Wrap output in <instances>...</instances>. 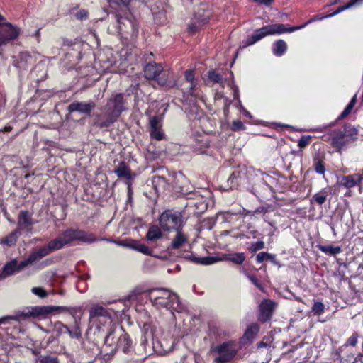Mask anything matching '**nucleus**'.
Segmentation results:
<instances>
[{
  "instance_id": "nucleus-1",
  "label": "nucleus",
  "mask_w": 363,
  "mask_h": 363,
  "mask_svg": "<svg viewBox=\"0 0 363 363\" xmlns=\"http://www.w3.org/2000/svg\"><path fill=\"white\" fill-rule=\"evenodd\" d=\"M68 311L66 306H38L27 307L18 311L15 314L0 318V326L10 323L11 320L20 322L29 318H45L54 312H65Z\"/></svg>"
},
{
  "instance_id": "nucleus-2",
  "label": "nucleus",
  "mask_w": 363,
  "mask_h": 363,
  "mask_svg": "<svg viewBox=\"0 0 363 363\" xmlns=\"http://www.w3.org/2000/svg\"><path fill=\"white\" fill-rule=\"evenodd\" d=\"M310 21L298 26L289 27L287 25L283 23H275L264 26L259 29L255 30L254 33L248 37L245 43V46H248L255 44L267 35H280L286 33H292L294 31L300 30L304 28Z\"/></svg>"
},
{
  "instance_id": "nucleus-3",
  "label": "nucleus",
  "mask_w": 363,
  "mask_h": 363,
  "mask_svg": "<svg viewBox=\"0 0 363 363\" xmlns=\"http://www.w3.org/2000/svg\"><path fill=\"white\" fill-rule=\"evenodd\" d=\"M144 76L148 80H155L160 86H173L174 83L173 73L169 69H164L161 64L156 62L147 63L143 68Z\"/></svg>"
},
{
  "instance_id": "nucleus-4",
  "label": "nucleus",
  "mask_w": 363,
  "mask_h": 363,
  "mask_svg": "<svg viewBox=\"0 0 363 363\" xmlns=\"http://www.w3.org/2000/svg\"><path fill=\"white\" fill-rule=\"evenodd\" d=\"M238 350V343L234 340L226 341L216 346L211 347V352L216 354L213 362H230L235 357Z\"/></svg>"
},
{
  "instance_id": "nucleus-5",
  "label": "nucleus",
  "mask_w": 363,
  "mask_h": 363,
  "mask_svg": "<svg viewBox=\"0 0 363 363\" xmlns=\"http://www.w3.org/2000/svg\"><path fill=\"white\" fill-rule=\"evenodd\" d=\"M159 223L165 231L182 230L186 221L181 212L168 209L160 216Z\"/></svg>"
},
{
  "instance_id": "nucleus-6",
  "label": "nucleus",
  "mask_w": 363,
  "mask_h": 363,
  "mask_svg": "<svg viewBox=\"0 0 363 363\" xmlns=\"http://www.w3.org/2000/svg\"><path fill=\"white\" fill-rule=\"evenodd\" d=\"M157 308H166L171 311L172 314L174 312L182 313L185 307L181 303L178 295L176 293L169 291L167 296H163L159 298L157 302L152 304Z\"/></svg>"
},
{
  "instance_id": "nucleus-7",
  "label": "nucleus",
  "mask_w": 363,
  "mask_h": 363,
  "mask_svg": "<svg viewBox=\"0 0 363 363\" xmlns=\"http://www.w3.org/2000/svg\"><path fill=\"white\" fill-rule=\"evenodd\" d=\"M19 34V28L4 21L0 25V46L7 45L17 39Z\"/></svg>"
},
{
  "instance_id": "nucleus-8",
  "label": "nucleus",
  "mask_w": 363,
  "mask_h": 363,
  "mask_svg": "<svg viewBox=\"0 0 363 363\" xmlns=\"http://www.w3.org/2000/svg\"><path fill=\"white\" fill-rule=\"evenodd\" d=\"M101 113L95 114L94 125L99 128H107L111 126L118 118L105 106L101 107Z\"/></svg>"
},
{
  "instance_id": "nucleus-9",
  "label": "nucleus",
  "mask_w": 363,
  "mask_h": 363,
  "mask_svg": "<svg viewBox=\"0 0 363 363\" xmlns=\"http://www.w3.org/2000/svg\"><path fill=\"white\" fill-rule=\"evenodd\" d=\"M125 104L123 94H114L108 99L104 106L119 118L122 112L126 110Z\"/></svg>"
},
{
  "instance_id": "nucleus-10",
  "label": "nucleus",
  "mask_w": 363,
  "mask_h": 363,
  "mask_svg": "<svg viewBox=\"0 0 363 363\" xmlns=\"http://www.w3.org/2000/svg\"><path fill=\"white\" fill-rule=\"evenodd\" d=\"M330 143L332 147L339 152H341L342 149L350 144L344 132H342V129L334 130L330 133Z\"/></svg>"
},
{
  "instance_id": "nucleus-11",
  "label": "nucleus",
  "mask_w": 363,
  "mask_h": 363,
  "mask_svg": "<svg viewBox=\"0 0 363 363\" xmlns=\"http://www.w3.org/2000/svg\"><path fill=\"white\" fill-rule=\"evenodd\" d=\"M35 62L33 55L28 52H21L14 58L13 65L19 69L20 72L27 70Z\"/></svg>"
},
{
  "instance_id": "nucleus-12",
  "label": "nucleus",
  "mask_w": 363,
  "mask_h": 363,
  "mask_svg": "<svg viewBox=\"0 0 363 363\" xmlns=\"http://www.w3.org/2000/svg\"><path fill=\"white\" fill-rule=\"evenodd\" d=\"M77 229L69 228L64 231L60 236L54 240L59 250L62 249L65 245L77 241Z\"/></svg>"
},
{
  "instance_id": "nucleus-13",
  "label": "nucleus",
  "mask_w": 363,
  "mask_h": 363,
  "mask_svg": "<svg viewBox=\"0 0 363 363\" xmlns=\"http://www.w3.org/2000/svg\"><path fill=\"white\" fill-rule=\"evenodd\" d=\"M96 104L94 101L88 103L74 101L69 105L68 111L69 112H79L90 116Z\"/></svg>"
},
{
  "instance_id": "nucleus-14",
  "label": "nucleus",
  "mask_w": 363,
  "mask_h": 363,
  "mask_svg": "<svg viewBox=\"0 0 363 363\" xmlns=\"http://www.w3.org/2000/svg\"><path fill=\"white\" fill-rule=\"evenodd\" d=\"M59 248L57 247L55 242L54 240L50 241L47 245H44L41 247H40L36 251L32 252L30 255L34 259L35 262L40 260L42 258L48 256L50 253H52L54 251L58 250Z\"/></svg>"
},
{
  "instance_id": "nucleus-15",
  "label": "nucleus",
  "mask_w": 363,
  "mask_h": 363,
  "mask_svg": "<svg viewBox=\"0 0 363 363\" xmlns=\"http://www.w3.org/2000/svg\"><path fill=\"white\" fill-rule=\"evenodd\" d=\"M150 137L157 140H161L164 138V133L162 130L161 119L158 116H152L150 119Z\"/></svg>"
},
{
  "instance_id": "nucleus-16",
  "label": "nucleus",
  "mask_w": 363,
  "mask_h": 363,
  "mask_svg": "<svg viewBox=\"0 0 363 363\" xmlns=\"http://www.w3.org/2000/svg\"><path fill=\"white\" fill-rule=\"evenodd\" d=\"M275 303L270 299H264L259 305V320L267 321L272 318Z\"/></svg>"
},
{
  "instance_id": "nucleus-17",
  "label": "nucleus",
  "mask_w": 363,
  "mask_h": 363,
  "mask_svg": "<svg viewBox=\"0 0 363 363\" xmlns=\"http://www.w3.org/2000/svg\"><path fill=\"white\" fill-rule=\"evenodd\" d=\"M116 18L118 23V29L120 31L128 33V28H130L132 35H137L138 26L136 23L133 22L130 18H123L118 14H116Z\"/></svg>"
},
{
  "instance_id": "nucleus-18",
  "label": "nucleus",
  "mask_w": 363,
  "mask_h": 363,
  "mask_svg": "<svg viewBox=\"0 0 363 363\" xmlns=\"http://www.w3.org/2000/svg\"><path fill=\"white\" fill-rule=\"evenodd\" d=\"M33 225V219L28 211H21L18 216L17 230L21 233L24 230H30Z\"/></svg>"
},
{
  "instance_id": "nucleus-19",
  "label": "nucleus",
  "mask_w": 363,
  "mask_h": 363,
  "mask_svg": "<svg viewBox=\"0 0 363 363\" xmlns=\"http://www.w3.org/2000/svg\"><path fill=\"white\" fill-rule=\"evenodd\" d=\"M209 13L201 14L199 11L195 13L194 22L189 25V30L191 33H195L199 30V27L205 25L209 18Z\"/></svg>"
},
{
  "instance_id": "nucleus-20",
  "label": "nucleus",
  "mask_w": 363,
  "mask_h": 363,
  "mask_svg": "<svg viewBox=\"0 0 363 363\" xmlns=\"http://www.w3.org/2000/svg\"><path fill=\"white\" fill-rule=\"evenodd\" d=\"M172 177L174 178V188L179 191L182 194L186 195L188 199H193L191 195H196V193L188 191L187 189H185L184 187L179 184L180 182L186 181L185 176L182 172H178L174 173Z\"/></svg>"
},
{
  "instance_id": "nucleus-21",
  "label": "nucleus",
  "mask_w": 363,
  "mask_h": 363,
  "mask_svg": "<svg viewBox=\"0 0 363 363\" xmlns=\"http://www.w3.org/2000/svg\"><path fill=\"white\" fill-rule=\"evenodd\" d=\"M18 272H19L18 269V261L16 259H13L4 266L0 274V279H4L7 277L13 275Z\"/></svg>"
},
{
  "instance_id": "nucleus-22",
  "label": "nucleus",
  "mask_w": 363,
  "mask_h": 363,
  "mask_svg": "<svg viewBox=\"0 0 363 363\" xmlns=\"http://www.w3.org/2000/svg\"><path fill=\"white\" fill-rule=\"evenodd\" d=\"M115 174L119 178H125L131 180L135 177V174H132L130 168L125 162L120 163L119 166L114 170Z\"/></svg>"
},
{
  "instance_id": "nucleus-23",
  "label": "nucleus",
  "mask_w": 363,
  "mask_h": 363,
  "mask_svg": "<svg viewBox=\"0 0 363 363\" xmlns=\"http://www.w3.org/2000/svg\"><path fill=\"white\" fill-rule=\"evenodd\" d=\"M169 290L164 288L152 289L148 291V298L153 304L163 296H167Z\"/></svg>"
},
{
  "instance_id": "nucleus-24",
  "label": "nucleus",
  "mask_w": 363,
  "mask_h": 363,
  "mask_svg": "<svg viewBox=\"0 0 363 363\" xmlns=\"http://www.w3.org/2000/svg\"><path fill=\"white\" fill-rule=\"evenodd\" d=\"M96 317L111 318L109 313L105 308L99 305H94L90 309L89 318L93 319Z\"/></svg>"
},
{
  "instance_id": "nucleus-25",
  "label": "nucleus",
  "mask_w": 363,
  "mask_h": 363,
  "mask_svg": "<svg viewBox=\"0 0 363 363\" xmlns=\"http://www.w3.org/2000/svg\"><path fill=\"white\" fill-rule=\"evenodd\" d=\"M176 232V236L172 240L170 245V248L174 250L180 248L184 243L187 242V237L185 234H184L182 230H177Z\"/></svg>"
},
{
  "instance_id": "nucleus-26",
  "label": "nucleus",
  "mask_w": 363,
  "mask_h": 363,
  "mask_svg": "<svg viewBox=\"0 0 363 363\" xmlns=\"http://www.w3.org/2000/svg\"><path fill=\"white\" fill-rule=\"evenodd\" d=\"M132 345V341L128 334L121 335L118 340L117 347L119 350H121L124 353H128L130 351V348Z\"/></svg>"
},
{
  "instance_id": "nucleus-27",
  "label": "nucleus",
  "mask_w": 363,
  "mask_h": 363,
  "mask_svg": "<svg viewBox=\"0 0 363 363\" xmlns=\"http://www.w3.org/2000/svg\"><path fill=\"white\" fill-rule=\"evenodd\" d=\"M287 50V44L283 40H278L272 45V52L275 56H282Z\"/></svg>"
},
{
  "instance_id": "nucleus-28",
  "label": "nucleus",
  "mask_w": 363,
  "mask_h": 363,
  "mask_svg": "<svg viewBox=\"0 0 363 363\" xmlns=\"http://www.w3.org/2000/svg\"><path fill=\"white\" fill-rule=\"evenodd\" d=\"M244 175L245 174L240 170L233 171L228 180L230 188L233 189L238 187L240 184Z\"/></svg>"
},
{
  "instance_id": "nucleus-29",
  "label": "nucleus",
  "mask_w": 363,
  "mask_h": 363,
  "mask_svg": "<svg viewBox=\"0 0 363 363\" xmlns=\"http://www.w3.org/2000/svg\"><path fill=\"white\" fill-rule=\"evenodd\" d=\"M342 129V132H344V135L349 141L350 143L354 142L358 135L357 130L350 124L345 125Z\"/></svg>"
},
{
  "instance_id": "nucleus-30",
  "label": "nucleus",
  "mask_w": 363,
  "mask_h": 363,
  "mask_svg": "<svg viewBox=\"0 0 363 363\" xmlns=\"http://www.w3.org/2000/svg\"><path fill=\"white\" fill-rule=\"evenodd\" d=\"M77 241H82L86 243H93L97 240V238L93 233L77 229Z\"/></svg>"
},
{
  "instance_id": "nucleus-31",
  "label": "nucleus",
  "mask_w": 363,
  "mask_h": 363,
  "mask_svg": "<svg viewBox=\"0 0 363 363\" xmlns=\"http://www.w3.org/2000/svg\"><path fill=\"white\" fill-rule=\"evenodd\" d=\"M21 234V233L19 232V230L16 229L4 238L0 239V243L6 245L9 247L13 246L16 243L18 237Z\"/></svg>"
},
{
  "instance_id": "nucleus-32",
  "label": "nucleus",
  "mask_w": 363,
  "mask_h": 363,
  "mask_svg": "<svg viewBox=\"0 0 363 363\" xmlns=\"http://www.w3.org/2000/svg\"><path fill=\"white\" fill-rule=\"evenodd\" d=\"M337 359H340L342 363H352L356 357L354 354L349 351L348 349L345 352H340V348L336 352Z\"/></svg>"
},
{
  "instance_id": "nucleus-33",
  "label": "nucleus",
  "mask_w": 363,
  "mask_h": 363,
  "mask_svg": "<svg viewBox=\"0 0 363 363\" xmlns=\"http://www.w3.org/2000/svg\"><path fill=\"white\" fill-rule=\"evenodd\" d=\"M162 237V233L159 227L157 225H152L150 227L147 233V240L148 241H155L160 239Z\"/></svg>"
},
{
  "instance_id": "nucleus-34",
  "label": "nucleus",
  "mask_w": 363,
  "mask_h": 363,
  "mask_svg": "<svg viewBox=\"0 0 363 363\" xmlns=\"http://www.w3.org/2000/svg\"><path fill=\"white\" fill-rule=\"evenodd\" d=\"M317 247L322 252L329 255H336L342 252L340 246L318 245Z\"/></svg>"
},
{
  "instance_id": "nucleus-35",
  "label": "nucleus",
  "mask_w": 363,
  "mask_h": 363,
  "mask_svg": "<svg viewBox=\"0 0 363 363\" xmlns=\"http://www.w3.org/2000/svg\"><path fill=\"white\" fill-rule=\"evenodd\" d=\"M256 260L258 263H262L265 260H269L275 265L279 264V262L276 259L275 255L269 254L266 252H259L256 257Z\"/></svg>"
},
{
  "instance_id": "nucleus-36",
  "label": "nucleus",
  "mask_w": 363,
  "mask_h": 363,
  "mask_svg": "<svg viewBox=\"0 0 363 363\" xmlns=\"http://www.w3.org/2000/svg\"><path fill=\"white\" fill-rule=\"evenodd\" d=\"M259 327L257 323L250 325L245 332L244 337L247 340H252L258 333Z\"/></svg>"
},
{
  "instance_id": "nucleus-37",
  "label": "nucleus",
  "mask_w": 363,
  "mask_h": 363,
  "mask_svg": "<svg viewBox=\"0 0 363 363\" xmlns=\"http://www.w3.org/2000/svg\"><path fill=\"white\" fill-rule=\"evenodd\" d=\"M360 182L359 179H357L356 174L353 175L345 176L342 178V184L346 188H352L357 185Z\"/></svg>"
},
{
  "instance_id": "nucleus-38",
  "label": "nucleus",
  "mask_w": 363,
  "mask_h": 363,
  "mask_svg": "<svg viewBox=\"0 0 363 363\" xmlns=\"http://www.w3.org/2000/svg\"><path fill=\"white\" fill-rule=\"evenodd\" d=\"M328 195V192L327 189H323L320 192L313 195L311 201L313 202V201H314L318 205H323L326 201Z\"/></svg>"
},
{
  "instance_id": "nucleus-39",
  "label": "nucleus",
  "mask_w": 363,
  "mask_h": 363,
  "mask_svg": "<svg viewBox=\"0 0 363 363\" xmlns=\"http://www.w3.org/2000/svg\"><path fill=\"white\" fill-rule=\"evenodd\" d=\"M359 335L357 333H353L347 340L346 343L340 347V352H345L347 350L348 346L355 347L357 344Z\"/></svg>"
},
{
  "instance_id": "nucleus-40",
  "label": "nucleus",
  "mask_w": 363,
  "mask_h": 363,
  "mask_svg": "<svg viewBox=\"0 0 363 363\" xmlns=\"http://www.w3.org/2000/svg\"><path fill=\"white\" fill-rule=\"evenodd\" d=\"M152 182L155 189H157V187L165 189L167 185V179L163 176L155 175L152 177Z\"/></svg>"
},
{
  "instance_id": "nucleus-41",
  "label": "nucleus",
  "mask_w": 363,
  "mask_h": 363,
  "mask_svg": "<svg viewBox=\"0 0 363 363\" xmlns=\"http://www.w3.org/2000/svg\"><path fill=\"white\" fill-rule=\"evenodd\" d=\"M227 259L233 262L235 264H240L245 261V256L243 252L230 254L227 256Z\"/></svg>"
},
{
  "instance_id": "nucleus-42",
  "label": "nucleus",
  "mask_w": 363,
  "mask_h": 363,
  "mask_svg": "<svg viewBox=\"0 0 363 363\" xmlns=\"http://www.w3.org/2000/svg\"><path fill=\"white\" fill-rule=\"evenodd\" d=\"M313 167L315 171L319 174H324L325 172V164L322 159L315 157L313 161Z\"/></svg>"
},
{
  "instance_id": "nucleus-43",
  "label": "nucleus",
  "mask_w": 363,
  "mask_h": 363,
  "mask_svg": "<svg viewBox=\"0 0 363 363\" xmlns=\"http://www.w3.org/2000/svg\"><path fill=\"white\" fill-rule=\"evenodd\" d=\"M108 1L111 8L116 9L120 6L128 8L131 0H108Z\"/></svg>"
},
{
  "instance_id": "nucleus-44",
  "label": "nucleus",
  "mask_w": 363,
  "mask_h": 363,
  "mask_svg": "<svg viewBox=\"0 0 363 363\" xmlns=\"http://www.w3.org/2000/svg\"><path fill=\"white\" fill-rule=\"evenodd\" d=\"M52 327L53 331L56 332L57 335H60L63 333H68L69 328L60 321L55 323Z\"/></svg>"
},
{
  "instance_id": "nucleus-45",
  "label": "nucleus",
  "mask_w": 363,
  "mask_h": 363,
  "mask_svg": "<svg viewBox=\"0 0 363 363\" xmlns=\"http://www.w3.org/2000/svg\"><path fill=\"white\" fill-rule=\"evenodd\" d=\"M195 263L201 264L204 265H208L213 264L216 262V259L215 257H206L202 258H197V257H192L191 259Z\"/></svg>"
},
{
  "instance_id": "nucleus-46",
  "label": "nucleus",
  "mask_w": 363,
  "mask_h": 363,
  "mask_svg": "<svg viewBox=\"0 0 363 363\" xmlns=\"http://www.w3.org/2000/svg\"><path fill=\"white\" fill-rule=\"evenodd\" d=\"M314 315H320L325 312V306L322 302H315L311 308Z\"/></svg>"
},
{
  "instance_id": "nucleus-47",
  "label": "nucleus",
  "mask_w": 363,
  "mask_h": 363,
  "mask_svg": "<svg viewBox=\"0 0 363 363\" xmlns=\"http://www.w3.org/2000/svg\"><path fill=\"white\" fill-rule=\"evenodd\" d=\"M208 79L212 81L214 83H218L223 85V79L222 76L218 73H216L215 71L211 70L208 72Z\"/></svg>"
},
{
  "instance_id": "nucleus-48",
  "label": "nucleus",
  "mask_w": 363,
  "mask_h": 363,
  "mask_svg": "<svg viewBox=\"0 0 363 363\" xmlns=\"http://www.w3.org/2000/svg\"><path fill=\"white\" fill-rule=\"evenodd\" d=\"M34 262H35L34 259H33L31 255H30L26 259H24L20 262H18V271L21 272L24 268H26L27 266H28L29 264H31Z\"/></svg>"
},
{
  "instance_id": "nucleus-49",
  "label": "nucleus",
  "mask_w": 363,
  "mask_h": 363,
  "mask_svg": "<svg viewBox=\"0 0 363 363\" xmlns=\"http://www.w3.org/2000/svg\"><path fill=\"white\" fill-rule=\"evenodd\" d=\"M211 334L218 336L219 337H225L228 336V332L217 327H213L211 329Z\"/></svg>"
},
{
  "instance_id": "nucleus-50",
  "label": "nucleus",
  "mask_w": 363,
  "mask_h": 363,
  "mask_svg": "<svg viewBox=\"0 0 363 363\" xmlns=\"http://www.w3.org/2000/svg\"><path fill=\"white\" fill-rule=\"evenodd\" d=\"M311 138L310 135L302 136L298 141V146L301 149L306 147L311 143Z\"/></svg>"
},
{
  "instance_id": "nucleus-51",
  "label": "nucleus",
  "mask_w": 363,
  "mask_h": 363,
  "mask_svg": "<svg viewBox=\"0 0 363 363\" xmlns=\"http://www.w3.org/2000/svg\"><path fill=\"white\" fill-rule=\"evenodd\" d=\"M35 363H59L55 357L44 356L39 358Z\"/></svg>"
},
{
  "instance_id": "nucleus-52",
  "label": "nucleus",
  "mask_w": 363,
  "mask_h": 363,
  "mask_svg": "<svg viewBox=\"0 0 363 363\" xmlns=\"http://www.w3.org/2000/svg\"><path fill=\"white\" fill-rule=\"evenodd\" d=\"M264 248V242L263 241H257L252 242L249 250L251 252H255L258 250Z\"/></svg>"
},
{
  "instance_id": "nucleus-53",
  "label": "nucleus",
  "mask_w": 363,
  "mask_h": 363,
  "mask_svg": "<svg viewBox=\"0 0 363 363\" xmlns=\"http://www.w3.org/2000/svg\"><path fill=\"white\" fill-rule=\"evenodd\" d=\"M31 291L40 298H45L48 296L47 291L41 287H33L32 288Z\"/></svg>"
},
{
  "instance_id": "nucleus-54",
  "label": "nucleus",
  "mask_w": 363,
  "mask_h": 363,
  "mask_svg": "<svg viewBox=\"0 0 363 363\" xmlns=\"http://www.w3.org/2000/svg\"><path fill=\"white\" fill-rule=\"evenodd\" d=\"M357 1H358V0H354V1L347 4L345 6L338 7L337 9L335 12H333L332 14L329 15V16H333L337 14L340 12H341L347 9L350 8L351 6L354 5Z\"/></svg>"
},
{
  "instance_id": "nucleus-55",
  "label": "nucleus",
  "mask_w": 363,
  "mask_h": 363,
  "mask_svg": "<svg viewBox=\"0 0 363 363\" xmlns=\"http://www.w3.org/2000/svg\"><path fill=\"white\" fill-rule=\"evenodd\" d=\"M75 324H76L75 328L73 330H71L69 328L68 334L69 335V336L71 337L79 338L81 337V331L78 326L77 322L76 320H75Z\"/></svg>"
},
{
  "instance_id": "nucleus-56",
  "label": "nucleus",
  "mask_w": 363,
  "mask_h": 363,
  "mask_svg": "<svg viewBox=\"0 0 363 363\" xmlns=\"http://www.w3.org/2000/svg\"><path fill=\"white\" fill-rule=\"evenodd\" d=\"M245 125L242 123V121L237 120L233 121L231 126V130L233 131H239L240 130H244Z\"/></svg>"
},
{
  "instance_id": "nucleus-57",
  "label": "nucleus",
  "mask_w": 363,
  "mask_h": 363,
  "mask_svg": "<svg viewBox=\"0 0 363 363\" xmlns=\"http://www.w3.org/2000/svg\"><path fill=\"white\" fill-rule=\"evenodd\" d=\"M138 252H142L143 253L144 255H151L152 253V250L150 249L147 246H146L144 244H142L139 242V245H138Z\"/></svg>"
},
{
  "instance_id": "nucleus-58",
  "label": "nucleus",
  "mask_w": 363,
  "mask_h": 363,
  "mask_svg": "<svg viewBox=\"0 0 363 363\" xmlns=\"http://www.w3.org/2000/svg\"><path fill=\"white\" fill-rule=\"evenodd\" d=\"M75 16L79 20L86 19L88 18V11L85 9H81L76 13Z\"/></svg>"
},
{
  "instance_id": "nucleus-59",
  "label": "nucleus",
  "mask_w": 363,
  "mask_h": 363,
  "mask_svg": "<svg viewBox=\"0 0 363 363\" xmlns=\"http://www.w3.org/2000/svg\"><path fill=\"white\" fill-rule=\"evenodd\" d=\"M185 79L187 82H192L194 79L193 70L188 69L185 72Z\"/></svg>"
},
{
  "instance_id": "nucleus-60",
  "label": "nucleus",
  "mask_w": 363,
  "mask_h": 363,
  "mask_svg": "<svg viewBox=\"0 0 363 363\" xmlns=\"http://www.w3.org/2000/svg\"><path fill=\"white\" fill-rule=\"evenodd\" d=\"M249 279L257 287H258L259 289L262 287L260 282L259 281V280L257 279V278L255 276H254V275L249 276Z\"/></svg>"
},
{
  "instance_id": "nucleus-61",
  "label": "nucleus",
  "mask_w": 363,
  "mask_h": 363,
  "mask_svg": "<svg viewBox=\"0 0 363 363\" xmlns=\"http://www.w3.org/2000/svg\"><path fill=\"white\" fill-rule=\"evenodd\" d=\"M357 103V95L355 94L351 99V101H350V103L347 105V109H350L351 111L352 110V108H354V105L356 104Z\"/></svg>"
},
{
  "instance_id": "nucleus-62",
  "label": "nucleus",
  "mask_w": 363,
  "mask_h": 363,
  "mask_svg": "<svg viewBox=\"0 0 363 363\" xmlns=\"http://www.w3.org/2000/svg\"><path fill=\"white\" fill-rule=\"evenodd\" d=\"M254 2L259 3L260 4H264L266 6H270L274 0H252Z\"/></svg>"
},
{
  "instance_id": "nucleus-63",
  "label": "nucleus",
  "mask_w": 363,
  "mask_h": 363,
  "mask_svg": "<svg viewBox=\"0 0 363 363\" xmlns=\"http://www.w3.org/2000/svg\"><path fill=\"white\" fill-rule=\"evenodd\" d=\"M138 245H139V241L132 240L130 242V244L128 245V246L130 248L138 251Z\"/></svg>"
},
{
  "instance_id": "nucleus-64",
  "label": "nucleus",
  "mask_w": 363,
  "mask_h": 363,
  "mask_svg": "<svg viewBox=\"0 0 363 363\" xmlns=\"http://www.w3.org/2000/svg\"><path fill=\"white\" fill-rule=\"evenodd\" d=\"M363 355L361 354H359L354 360L352 362V363H363L362 362Z\"/></svg>"
}]
</instances>
